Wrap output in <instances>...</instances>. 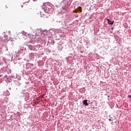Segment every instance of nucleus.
<instances>
[{"instance_id": "nucleus-2", "label": "nucleus", "mask_w": 131, "mask_h": 131, "mask_svg": "<svg viewBox=\"0 0 131 131\" xmlns=\"http://www.w3.org/2000/svg\"><path fill=\"white\" fill-rule=\"evenodd\" d=\"M83 105H85V106H88L89 104L88 103V100H85L83 101Z\"/></svg>"}, {"instance_id": "nucleus-8", "label": "nucleus", "mask_w": 131, "mask_h": 131, "mask_svg": "<svg viewBox=\"0 0 131 131\" xmlns=\"http://www.w3.org/2000/svg\"><path fill=\"white\" fill-rule=\"evenodd\" d=\"M109 120H110V121H111V119H109Z\"/></svg>"}, {"instance_id": "nucleus-4", "label": "nucleus", "mask_w": 131, "mask_h": 131, "mask_svg": "<svg viewBox=\"0 0 131 131\" xmlns=\"http://www.w3.org/2000/svg\"><path fill=\"white\" fill-rule=\"evenodd\" d=\"M78 9L79 10V12H82V8H81V7H79Z\"/></svg>"}, {"instance_id": "nucleus-3", "label": "nucleus", "mask_w": 131, "mask_h": 131, "mask_svg": "<svg viewBox=\"0 0 131 131\" xmlns=\"http://www.w3.org/2000/svg\"><path fill=\"white\" fill-rule=\"evenodd\" d=\"M21 33L22 34H23L24 35H26L27 34V32L24 31H21Z\"/></svg>"}, {"instance_id": "nucleus-6", "label": "nucleus", "mask_w": 131, "mask_h": 131, "mask_svg": "<svg viewBox=\"0 0 131 131\" xmlns=\"http://www.w3.org/2000/svg\"><path fill=\"white\" fill-rule=\"evenodd\" d=\"M128 97L129 98H131V95H128Z\"/></svg>"}, {"instance_id": "nucleus-9", "label": "nucleus", "mask_w": 131, "mask_h": 131, "mask_svg": "<svg viewBox=\"0 0 131 131\" xmlns=\"http://www.w3.org/2000/svg\"><path fill=\"white\" fill-rule=\"evenodd\" d=\"M112 30H113V28H112Z\"/></svg>"}, {"instance_id": "nucleus-10", "label": "nucleus", "mask_w": 131, "mask_h": 131, "mask_svg": "<svg viewBox=\"0 0 131 131\" xmlns=\"http://www.w3.org/2000/svg\"><path fill=\"white\" fill-rule=\"evenodd\" d=\"M1 75H0V77H1Z\"/></svg>"}, {"instance_id": "nucleus-5", "label": "nucleus", "mask_w": 131, "mask_h": 131, "mask_svg": "<svg viewBox=\"0 0 131 131\" xmlns=\"http://www.w3.org/2000/svg\"><path fill=\"white\" fill-rule=\"evenodd\" d=\"M38 0H33L34 2H37Z\"/></svg>"}, {"instance_id": "nucleus-1", "label": "nucleus", "mask_w": 131, "mask_h": 131, "mask_svg": "<svg viewBox=\"0 0 131 131\" xmlns=\"http://www.w3.org/2000/svg\"><path fill=\"white\" fill-rule=\"evenodd\" d=\"M106 20L109 25H113V24H114V21H111V20L109 19H107Z\"/></svg>"}, {"instance_id": "nucleus-7", "label": "nucleus", "mask_w": 131, "mask_h": 131, "mask_svg": "<svg viewBox=\"0 0 131 131\" xmlns=\"http://www.w3.org/2000/svg\"><path fill=\"white\" fill-rule=\"evenodd\" d=\"M74 13H77V11H74Z\"/></svg>"}]
</instances>
